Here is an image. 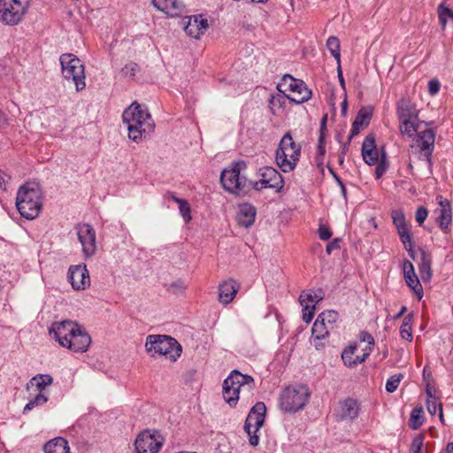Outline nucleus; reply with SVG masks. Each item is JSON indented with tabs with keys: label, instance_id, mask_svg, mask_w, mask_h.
Here are the masks:
<instances>
[{
	"label": "nucleus",
	"instance_id": "obj_1",
	"mask_svg": "<svg viewBox=\"0 0 453 453\" xmlns=\"http://www.w3.org/2000/svg\"><path fill=\"white\" fill-rule=\"evenodd\" d=\"M399 128L402 134L408 137H413L417 134L411 148L415 149L416 152L419 154V158L424 157L431 165L435 134L432 128L428 127V124L419 120L400 121Z\"/></svg>",
	"mask_w": 453,
	"mask_h": 453
},
{
	"label": "nucleus",
	"instance_id": "obj_2",
	"mask_svg": "<svg viewBox=\"0 0 453 453\" xmlns=\"http://www.w3.org/2000/svg\"><path fill=\"white\" fill-rule=\"evenodd\" d=\"M122 119L128 131L129 139L135 142L154 132L155 123L151 115L136 102L123 111Z\"/></svg>",
	"mask_w": 453,
	"mask_h": 453
},
{
	"label": "nucleus",
	"instance_id": "obj_3",
	"mask_svg": "<svg viewBox=\"0 0 453 453\" xmlns=\"http://www.w3.org/2000/svg\"><path fill=\"white\" fill-rule=\"evenodd\" d=\"M16 207L20 216L28 220L36 219L42 207V190L36 182H26L18 189Z\"/></svg>",
	"mask_w": 453,
	"mask_h": 453
},
{
	"label": "nucleus",
	"instance_id": "obj_4",
	"mask_svg": "<svg viewBox=\"0 0 453 453\" xmlns=\"http://www.w3.org/2000/svg\"><path fill=\"white\" fill-rule=\"evenodd\" d=\"M246 170L247 163L243 160L231 163L220 174V182L223 188L235 196L246 194L252 188L253 184L246 177Z\"/></svg>",
	"mask_w": 453,
	"mask_h": 453
},
{
	"label": "nucleus",
	"instance_id": "obj_5",
	"mask_svg": "<svg viewBox=\"0 0 453 453\" xmlns=\"http://www.w3.org/2000/svg\"><path fill=\"white\" fill-rule=\"evenodd\" d=\"M301 156V145L295 142L290 132H287L279 143L275 152L277 165L284 173L292 172Z\"/></svg>",
	"mask_w": 453,
	"mask_h": 453
},
{
	"label": "nucleus",
	"instance_id": "obj_6",
	"mask_svg": "<svg viewBox=\"0 0 453 453\" xmlns=\"http://www.w3.org/2000/svg\"><path fill=\"white\" fill-rule=\"evenodd\" d=\"M254 380L251 376L242 374L234 370L223 382V398L231 407L237 404L242 390L251 392L254 388Z\"/></svg>",
	"mask_w": 453,
	"mask_h": 453
},
{
	"label": "nucleus",
	"instance_id": "obj_7",
	"mask_svg": "<svg viewBox=\"0 0 453 453\" xmlns=\"http://www.w3.org/2000/svg\"><path fill=\"white\" fill-rule=\"evenodd\" d=\"M145 347L151 357L166 356L172 361H176L182 351L180 344L175 339L161 334L149 335Z\"/></svg>",
	"mask_w": 453,
	"mask_h": 453
},
{
	"label": "nucleus",
	"instance_id": "obj_8",
	"mask_svg": "<svg viewBox=\"0 0 453 453\" xmlns=\"http://www.w3.org/2000/svg\"><path fill=\"white\" fill-rule=\"evenodd\" d=\"M62 74L66 81H72L77 91L86 88L85 68L81 59L71 53H65L59 58Z\"/></svg>",
	"mask_w": 453,
	"mask_h": 453
},
{
	"label": "nucleus",
	"instance_id": "obj_9",
	"mask_svg": "<svg viewBox=\"0 0 453 453\" xmlns=\"http://www.w3.org/2000/svg\"><path fill=\"white\" fill-rule=\"evenodd\" d=\"M309 397L310 392L306 386H289L280 395V407L286 412H296L305 406Z\"/></svg>",
	"mask_w": 453,
	"mask_h": 453
},
{
	"label": "nucleus",
	"instance_id": "obj_10",
	"mask_svg": "<svg viewBox=\"0 0 453 453\" xmlns=\"http://www.w3.org/2000/svg\"><path fill=\"white\" fill-rule=\"evenodd\" d=\"M279 92L286 94L288 99L296 104H303L307 102L311 97V90L308 88L304 81L302 80L295 79L290 74H285L280 82L277 85Z\"/></svg>",
	"mask_w": 453,
	"mask_h": 453
},
{
	"label": "nucleus",
	"instance_id": "obj_11",
	"mask_svg": "<svg viewBox=\"0 0 453 453\" xmlns=\"http://www.w3.org/2000/svg\"><path fill=\"white\" fill-rule=\"evenodd\" d=\"M29 6L28 0H0V19L6 25L19 24Z\"/></svg>",
	"mask_w": 453,
	"mask_h": 453
},
{
	"label": "nucleus",
	"instance_id": "obj_12",
	"mask_svg": "<svg viewBox=\"0 0 453 453\" xmlns=\"http://www.w3.org/2000/svg\"><path fill=\"white\" fill-rule=\"evenodd\" d=\"M266 407L263 402H257L250 411L245 420L244 430L249 435V442L252 446H257L259 437L257 432L265 423Z\"/></svg>",
	"mask_w": 453,
	"mask_h": 453
},
{
	"label": "nucleus",
	"instance_id": "obj_13",
	"mask_svg": "<svg viewBox=\"0 0 453 453\" xmlns=\"http://www.w3.org/2000/svg\"><path fill=\"white\" fill-rule=\"evenodd\" d=\"M340 321V315L335 311H325L315 320L311 333L316 340L325 339L331 332H334Z\"/></svg>",
	"mask_w": 453,
	"mask_h": 453
},
{
	"label": "nucleus",
	"instance_id": "obj_14",
	"mask_svg": "<svg viewBox=\"0 0 453 453\" xmlns=\"http://www.w3.org/2000/svg\"><path fill=\"white\" fill-rule=\"evenodd\" d=\"M164 439L161 434L154 431L145 430L138 434L134 447L136 453H157L163 446Z\"/></svg>",
	"mask_w": 453,
	"mask_h": 453
},
{
	"label": "nucleus",
	"instance_id": "obj_15",
	"mask_svg": "<svg viewBox=\"0 0 453 453\" xmlns=\"http://www.w3.org/2000/svg\"><path fill=\"white\" fill-rule=\"evenodd\" d=\"M260 177L259 180H257L252 184V188L255 190L273 188L276 192H280L284 186V180L281 174L272 166L261 168Z\"/></svg>",
	"mask_w": 453,
	"mask_h": 453
},
{
	"label": "nucleus",
	"instance_id": "obj_16",
	"mask_svg": "<svg viewBox=\"0 0 453 453\" xmlns=\"http://www.w3.org/2000/svg\"><path fill=\"white\" fill-rule=\"evenodd\" d=\"M79 242L86 257H91L96 251V231L91 225L84 223L76 226Z\"/></svg>",
	"mask_w": 453,
	"mask_h": 453
},
{
	"label": "nucleus",
	"instance_id": "obj_17",
	"mask_svg": "<svg viewBox=\"0 0 453 453\" xmlns=\"http://www.w3.org/2000/svg\"><path fill=\"white\" fill-rule=\"evenodd\" d=\"M77 322L72 320L56 321L49 327V334L60 346L65 347L68 338L74 334V329L77 330Z\"/></svg>",
	"mask_w": 453,
	"mask_h": 453
},
{
	"label": "nucleus",
	"instance_id": "obj_18",
	"mask_svg": "<svg viewBox=\"0 0 453 453\" xmlns=\"http://www.w3.org/2000/svg\"><path fill=\"white\" fill-rule=\"evenodd\" d=\"M73 333L74 334H71L68 338L67 344L65 348L73 352H86L91 344L90 335L79 324L77 325V330L74 329Z\"/></svg>",
	"mask_w": 453,
	"mask_h": 453
},
{
	"label": "nucleus",
	"instance_id": "obj_19",
	"mask_svg": "<svg viewBox=\"0 0 453 453\" xmlns=\"http://www.w3.org/2000/svg\"><path fill=\"white\" fill-rule=\"evenodd\" d=\"M69 280L76 290L85 289L90 283L88 271L84 265H72L69 268Z\"/></svg>",
	"mask_w": 453,
	"mask_h": 453
},
{
	"label": "nucleus",
	"instance_id": "obj_20",
	"mask_svg": "<svg viewBox=\"0 0 453 453\" xmlns=\"http://www.w3.org/2000/svg\"><path fill=\"white\" fill-rule=\"evenodd\" d=\"M439 207L435 210L437 221L444 233L449 232V226L452 220L451 207L449 200L443 199L441 196H437Z\"/></svg>",
	"mask_w": 453,
	"mask_h": 453
},
{
	"label": "nucleus",
	"instance_id": "obj_21",
	"mask_svg": "<svg viewBox=\"0 0 453 453\" xmlns=\"http://www.w3.org/2000/svg\"><path fill=\"white\" fill-rule=\"evenodd\" d=\"M209 28L207 19L202 15H194L188 18V21L185 26V32L195 39H199Z\"/></svg>",
	"mask_w": 453,
	"mask_h": 453
},
{
	"label": "nucleus",
	"instance_id": "obj_22",
	"mask_svg": "<svg viewBox=\"0 0 453 453\" xmlns=\"http://www.w3.org/2000/svg\"><path fill=\"white\" fill-rule=\"evenodd\" d=\"M372 112H373V108L371 106L362 107L358 111V112L352 123V127H351L350 134L349 137V142H350L354 136L357 135L360 133V130L362 128H364L369 125L370 120L372 116Z\"/></svg>",
	"mask_w": 453,
	"mask_h": 453
},
{
	"label": "nucleus",
	"instance_id": "obj_23",
	"mask_svg": "<svg viewBox=\"0 0 453 453\" xmlns=\"http://www.w3.org/2000/svg\"><path fill=\"white\" fill-rule=\"evenodd\" d=\"M361 151L363 159L367 165H375L380 161L379 150L376 148L373 134H368L365 138Z\"/></svg>",
	"mask_w": 453,
	"mask_h": 453
},
{
	"label": "nucleus",
	"instance_id": "obj_24",
	"mask_svg": "<svg viewBox=\"0 0 453 453\" xmlns=\"http://www.w3.org/2000/svg\"><path fill=\"white\" fill-rule=\"evenodd\" d=\"M240 284L233 279H228L219 285V300L222 304L230 303L235 297Z\"/></svg>",
	"mask_w": 453,
	"mask_h": 453
},
{
	"label": "nucleus",
	"instance_id": "obj_25",
	"mask_svg": "<svg viewBox=\"0 0 453 453\" xmlns=\"http://www.w3.org/2000/svg\"><path fill=\"white\" fill-rule=\"evenodd\" d=\"M359 413V404L352 398L345 399L340 403L337 420H353Z\"/></svg>",
	"mask_w": 453,
	"mask_h": 453
},
{
	"label": "nucleus",
	"instance_id": "obj_26",
	"mask_svg": "<svg viewBox=\"0 0 453 453\" xmlns=\"http://www.w3.org/2000/svg\"><path fill=\"white\" fill-rule=\"evenodd\" d=\"M403 275L406 284L415 292L418 299H421L423 296V288L415 273L412 263L408 260L403 263Z\"/></svg>",
	"mask_w": 453,
	"mask_h": 453
},
{
	"label": "nucleus",
	"instance_id": "obj_27",
	"mask_svg": "<svg viewBox=\"0 0 453 453\" xmlns=\"http://www.w3.org/2000/svg\"><path fill=\"white\" fill-rule=\"evenodd\" d=\"M256 215L257 210L252 204L249 203H242L239 205L236 215L237 223L239 226L248 228L254 224Z\"/></svg>",
	"mask_w": 453,
	"mask_h": 453
},
{
	"label": "nucleus",
	"instance_id": "obj_28",
	"mask_svg": "<svg viewBox=\"0 0 453 453\" xmlns=\"http://www.w3.org/2000/svg\"><path fill=\"white\" fill-rule=\"evenodd\" d=\"M152 4L157 10L171 17L180 15L184 9L183 4L179 0H152Z\"/></svg>",
	"mask_w": 453,
	"mask_h": 453
},
{
	"label": "nucleus",
	"instance_id": "obj_29",
	"mask_svg": "<svg viewBox=\"0 0 453 453\" xmlns=\"http://www.w3.org/2000/svg\"><path fill=\"white\" fill-rule=\"evenodd\" d=\"M418 111L416 106L409 101H402L396 109L399 121L418 120Z\"/></svg>",
	"mask_w": 453,
	"mask_h": 453
},
{
	"label": "nucleus",
	"instance_id": "obj_30",
	"mask_svg": "<svg viewBox=\"0 0 453 453\" xmlns=\"http://www.w3.org/2000/svg\"><path fill=\"white\" fill-rule=\"evenodd\" d=\"M432 256L429 252L420 250V261L418 265V272L423 281L430 280L432 277Z\"/></svg>",
	"mask_w": 453,
	"mask_h": 453
},
{
	"label": "nucleus",
	"instance_id": "obj_31",
	"mask_svg": "<svg viewBox=\"0 0 453 453\" xmlns=\"http://www.w3.org/2000/svg\"><path fill=\"white\" fill-rule=\"evenodd\" d=\"M43 450L45 453H71L68 441L62 437L49 441L44 445Z\"/></svg>",
	"mask_w": 453,
	"mask_h": 453
},
{
	"label": "nucleus",
	"instance_id": "obj_32",
	"mask_svg": "<svg viewBox=\"0 0 453 453\" xmlns=\"http://www.w3.org/2000/svg\"><path fill=\"white\" fill-rule=\"evenodd\" d=\"M437 14L442 30L446 28L448 21L453 22V10L446 6L444 3L438 5Z\"/></svg>",
	"mask_w": 453,
	"mask_h": 453
},
{
	"label": "nucleus",
	"instance_id": "obj_33",
	"mask_svg": "<svg viewBox=\"0 0 453 453\" xmlns=\"http://www.w3.org/2000/svg\"><path fill=\"white\" fill-rule=\"evenodd\" d=\"M357 344L349 345L347 349H345L342 353V359L345 365L353 366L357 364H361L359 360V356H355V351L357 350Z\"/></svg>",
	"mask_w": 453,
	"mask_h": 453
},
{
	"label": "nucleus",
	"instance_id": "obj_34",
	"mask_svg": "<svg viewBox=\"0 0 453 453\" xmlns=\"http://www.w3.org/2000/svg\"><path fill=\"white\" fill-rule=\"evenodd\" d=\"M397 233L399 234L400 240L403 242L405 250L408 251L409 255L414 258V251H413V245L411 242V231L408 226L402 227L397 230Z\"/></svg>",
	"mask_w": 453,
	"mask_h": 453
},
{
	"label": "nucleus",
	"instance_id": "obj_35",
	"mask_svg": "<svg viewBox=\"0 0 453 453\" xmlns=\"http://www.w3.org/2000/svg\"><path fill=\"white\" fill-rule=\"evenodd\" d=\"M288 99L287 94L280 93L277 95H273L271 96L269 100V109L273 115L278 114L279 111L286 104V100Z\"/></svg>",
	"mask_w": 453,
	"mask_h": 453
},
{
	"label": "nucleus",
	"instance_id": "obj_36",
	"mask_svg": "<svg viewBox=\"0 0 453 453\" xmlns=\"http://www.w3.org/2000/svg\"><path fill=\"white\" fill-rule=\"evenodd\" d=\"M423 408L416 407L412 410L409 420V426L411 429L417 430L423 424Z\"/></svg>",
	"mask_w": 453,
	"mask_h": 453
},
{
	"label": "nucleus",
	"instance_id": "obj_37",
	"mask_svg": "<svg viewBox=\"0 0 453 453\" xmlns=\"http://www.w3.org/2000/svg\"><path fill=\"white\" fill-rule=\"evenodd\" d=\"M326 47L331 52L332 56L337 61V64L341 63V54H340V41L335 36H330L326 41Z\"/></svg>",
	"mask_w": 453,
	"mask_h": 453
},
{
	"label": "nucleus",
	"instance_id": "obj_38",
	"mask_svg": "<svg viewBox=\"0 0 453 453\" xmlns=\"http://www.w3.org/2000/svg\"><path fill=\"white\" fill-rule=\"evenodd\" d=\"M53 381V379L49 374H40L35 376L31 380V383L36 386V388L41 391L44 389L47 386H50Z\"/></svg>",
	"mask_w": 453,
	"mask_h": 453
},
{
	"label": "nucleus",
	"instance_id": "obj_39",
	"mask_svg": "<svg viewBox=\"0 0 453 453\" xmlns=\"http://www.w3.org/2000/svg\"><path fill=\"white\" fill-rule=\"evenodd\" d=\"M323 296L321 294H311L309 292L303 291L299 296V302L301 305H303L304 303H308L310 304H314L322 300Z\"/></svg>",
	"mask_w": 453,
	"mask_h": 453
},
{
	"label": "nucleus",
	"instance_id": "obj_40",
	"mask_svg": "<svg viewBox=\"0 0 453 453\" xmlns=\"http://www.w3.org/2000/svg\"><path fill=\"white\" fill-rule=\"evenodd\" d=\"M400 334L403 339H405L409 342L412 340L411 326L410 325L409 316L404 318L403 319V322L400 328Z\"/></svg>",
	"mask_w": 453,
	"mask_h": 453
},
{
	"label": "nucleus",
	"instance_id": "obj_41",
	"mask_svg": "<svg viewBox=\"0 0 453 453\" xmlns=\"http://www.w3.org/2000/svg\"><path fill=\"white\" fill-rule=\"evenodd\" d=\"M391 217L393 219V224L395 226L396 229H400L402 227H406L407 225L405 223V217L403 211H393L391 213Z\"/></svg>",
	"mask_w": 453,
	"mask_h": 453
},
{
	"label": "nucleus",
	"instance_id": "obj_42",
	"mask_svg": "<svg viewBox=\"0 0 453 453\" xmlns=\"http://www.w3.org/2000/svg\"><path fill=\"white\" fill-rule=\"evenodd\" d=\"M48 401V398L39 394L33 400L29 401L24 407V412L33 410L35 406L42 405Z\"/></svg>",
	"mask_w": 453,
	"mask_h": 453
},
{
	"label": "nucleus",
	"instance_id": "obj_43",
	"mask_svg": "<svg viewBox=\"0 0 453 453\" xmlns=\"http://www.w3.org/2000/svg\"><path fill=\"white\" fill-rule=\"evenodd\" d=\"M402 378V374H395L391 376L386 382V390L388 393L395 392L397 389Z\"/></svg>",
	"mask_w": 453,
	"mask_h": 453
},
{
	"label": "nucleus",
	"instance_id": "obj_44",
	"mask_svg": "<svg viewBox=\"0 0 453 453\" xmlns=\"http://www.w3.org/2000/svg\"><path fill=\"white\" fill-rule=\"evenodd\" d=\"M303 306V320L310 323L314 316L315 305L304 303Z\"/></svg>",
	"mask_w": 453,
	"mask_h": 453
},
{
	"label": "nucleus",
	"instance_id": "obj_45",
	"mask_svg": "<svg viewBox=\"0 0 453 453\" xmlns=\"http://www.w3.org/2000/svg\"><path fill=\"white\" fill-rule=\"evenodd\" d=\"M375 165V178L380 179L385 173L388 168L385 152H382L380 160Z\"/></svg>",
	"mask_w": 453,
	"mask_h": 453
},
{
	"label": "nucleus",
	"instance_id": "obj_46",
	"mask_svg": "<svg viewBox=\"0 0 453 453\" xmlns=\"http://www.w3.org/2000/svg\"><path fill=\"white\" fill-rule=\"evenodd\" d=\"M179 210L181 216L185 219L186 222L191 219L190 206L186 200H183L179 203Z\"/></svg>",
	"mask_w": 453,
	"mask_h": 453
},
{
	"label": "nucleus",
	"instance_id": "obj_47",
	"mask_svg": "<svg viewBox=\"0 0 453 453\" xmlns=\"http://www.w3.org/2000/svg\"><path fill=\"white\" fill-rule=\"evenodd\" d=\"M428 215V211L424 206H420L418 208L415 213V219L416 221L418 223V225H422L425 220L426 219Z\"/></svg>",
	"mask_w": 453,
	"mask_h": 453
},
{
	"label": "nucleus",
	"instance_id": "obj_48",
	"mask_svg": "<svg viewBox=\"0 0 453 453\" xmlns=\"http://www.w3.org/2000/svg\"><path fill=\"white\" fill-rule=\"evenodd\" d=\"M423 448V437L416 436L411 442V453H421Z\"/></svg>",
	"mask_w": 453,
	"mask_h": 453
},
{
	"label": "nucleus",
	"instance_id": "obj_49",
	"mask_svg": "<svg viewBox=\"0 0 453 453\" xmlns=\"http://www.w3.org/2000/svg\"><path fill=\"white\" fill-rule=\"evenodd\" d=\"M138 71V65L137 64L135 63H128L125 65V67L122 69V72L123 73L126 75V76H134L135 73H137Z\"/></svg>",
	"mask_w": 453,
	"mask_h": 453
},
{
	"label": "nucleus",
	"instance_id": "obj_50",
	"mask_svg": "<svg viewBox=\"0 0 453 453\" xmlns=\"http://www.w3.org/2000/svg\"><path fill=\"white\" fill-rule=\"evenodd\" d=\"M440 88H441V83L436 79H432L428 82V92L431 96H434V95L438 94Z\"/></svg>",
	"mask_w": 453,
	"mask_h": 453
},
{
	"label": "nucleus",
	"instance_id": "obj_51",
	"mask_svg": "<svg viewBox=\"0 0 453 453\" xmlns=\"http://www.w3.org/2000/svg\"><path fill=\"white\" fill-rule=\"evenodd\" d=\"M319 235L321 240L326 241L332 236V232L328 227L320 226L319 228Z\"/></svg>",
	"mask_w": 453,
	"mask_h": 453
},
{
	"label": "nucleus",
	"instance_id": "obj_52",
	"mask_svg": "<svg viewBox=\"0 0 453 453\" xmlns=\"http://www.w3.org/2000/svg\"><path fill=\"white\" fill-rule=\"evenodd\" d=\"M438 405L439 404H437V403H436V398L427 399V401H426V408H427L428 412L431 415H434L436 413Z\"/></svg>",
	"mask_w": 453,
	"mask_h": 453
},
{
	"label": "nucleus",
	"instance_id": "obj_53",
	"mask_svg": "<svg viewBox=\"0 0 453 453\" xmlns=\"http://www.w3.org/2000/svg\"><path fill=\"white\" fill-rule=\"evenodd\" d=\"M340 241L339 239H334L333 242H329L327 245H326V251L327 254H331V252L334 250H339L340 249V244H339Z\"/></svg>",
	"mask_w": 453,
	"mask_h": 453
},
{
	"label": "nucleus",
	"instance_id": "obj_54",
	"mask_svg": "<svg viewBox=\"0 0 453 453\" xmlns=\"http://www.w3.org/2000/svg\"><path fill=\"white\" fill-rule=\"evenodd\" d=\"M360 339L362 342H367V345H374L373 337L366 332H362L360 334Z\"/></svg>",
	"mask_w": 453,
	"mask_h": 453
},
{
	"label": "nucleus",
	"instance_id": "obj_55",
	"mask_svg": "<svg viewBox=\"0 0 453 453\" xmlns=\"http://www.w3.org/2000/svg\"><path fill=\"white\" fill-rule=\"evenodd\" d=\"M373 349V345H366L364 349V353L362 356H359V360L361 363L365 362V360L368 357V356L372 353Z\"/></svg>",
	"mask_w": 453,
	"mask_h": 453
},
{
	"label": "nucleus",
	"instance_id": "obj_56",
	"mask_svg": "<svg viewBox=\"0 0 453 453\" xmlns=\"http://www.w3.org/2000/svg\"><path fill=\"white\" fill-rule=\"evenodd\" d=\"M337 75H338V79H339V82H340L341 87L343 89H345V81H344V78H343V74H342V67H341V63L338 64V66H337Z\"/></svg>",
	"mask_w": 453,
	"mask_h": 453
},
{
	"label": "nucleus",
	"instance_id": "obj_57",
	"mask_svg": "<svg viewBox=\"0 0 453 453\" xmlns=\"http://www.w3.org/2000/svg\"><path fill=\"white\" fill-rule=\"evenodd\" d=\"M171 288H173V291L174 293H182L185 289V287L183 286L182 282H174L171 285Z\"/></svg>",
	"mask_w": 453,
	"mask_h": 453
},
{
	"label": "nucleus",
	"instance_id": "obj_58",
	"mask_svg": "<svg viewBox=\"0 0 453 453\" xmlns=\"http://www.w3.org/2000/svg\"><path fill=\"white\" fill-rule=\"evenodd\" d=\"M327 114H325L320 120L319 134L326 133Z\"/></svg>",
	"mask_w": 453,
	"mask_h": 453
},
{
	"label": "nucleus",
	"instance_id": "obj_59",
	"mask_svg": "<svg viewBox=\"0 0 453 453\" xmlns=\"http://www.w3.org/2000/svg\"><path fill=\"white\" fill-rule=\"evenodd\" d=\"M6 177H7V175L4 172L0 171V188H3V189L6 188H5V184H6V179L5 178Z\"/></svg>",
	"mask_w": 453,
	"mask_h": 453
},
{
	"label": "nucleus",
	"instance_id": "obj_60",
	"mask_svg": "<svg viewBox=\"0 0 453 453\" xmlns=\"http://www.w3.org/2000/svg\"><path fill=\"white\" fill-rule=\"evenodd\" d=\"M318 146H326V134H319Z\"/></svg>",
	"mask_w": 453,
	"mask_h": 453
},
{
	"label": "nucleus",
	"instance_id": "obj_61",
	"mask_svg": "<svg viewBox=\"0 0 453 453\" xmlns=\"http://www.w3.org/2000/svg\"><path fill=\"white\" fill-rule=\"evenodd\" d=\"M426 395H427V399H434L435 396L433 393V388L431 387H427L426 388Z\"/></svg>",
	"mask_w": 453,
	"mask_h": 453
},
{
	"label": "nucleus",
	"instance_id": "obj_62",
	"mask_svg": "<svg viewBox=\"0 0 453 453\" xmlns=\"http://www.w3.org/2000/svg\"><path fill=\"white\" fill-rule=\"evenodd\" d=\"M342 112L343 115L346 114L347 112V109H348V102L346 99H344V101L342 103Z\"/></svg>",
	"mask_w": 453,
	"mask_h": 453
},
{
	"label": "nucleus",
	"instance_id": "obj_63",
	"mask_svg": "<svg viewBox=\"0 0 453 453\" xmlns=\"http://www.w3.org/2000/svg\"><path fill=\"white\" fill-rule=\"evenodd\" d=\"M326 153V146H318V155L324 156Z\"/></svg>",
	"mask_w": 453,
	"mask_h": 453
},
{
	"label": "nucleus",
	"instance_id": "obj_64",
	"mask_svg": "<svg viewBox=\"0 0 453 453\" xmlns=\"http://www.w3.org/2000/svg\"><path fill=\"white\" fill-rule=\"evenodd\" d=\"M446 453H453V442H449L446 446Z\"/></svg>",
	"mask_w": 453,
	"mask_h": 453
}]
</instances>
